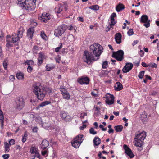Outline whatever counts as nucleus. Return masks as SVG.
Wrapping results in <instances>:
<instances>
[{
  "instance_id": "obj_30",
  "label": "nucleus",
  "mask_w": 159,
  "mask_h": 159,
  "mask_svg": "<svg viewBox=\"0 0 159 159\" xmlns=\"http://www.w3.org/2000/svg\"><path fill=\"white\" fill-rule=\"evenodd\" d=\"M83 137V135H80L76 137L74 139H76L78 142L81 143L84 140Z\"/></svg>"
},
{
  "instance_id": "obj_38",
  "label": "nucleus",
  "mask_w": 159,
  "mask_h": 159,
  "mask_svg": "<svg viewBox=\"0 0 159 159\" xmlns=\"http://www.w3.org/2000/svg\"><path fill=\"white\" fill-rule=\"evenodd\" d=\"M144 71L140 72L138 75V77L141 79L143 78L144 75Z\"/></svg>"
},
{
  "instance_id": "obj_49",
  "label": "nucleus",
  "mask_w": 159,
  "mask_h": 159,
  "mask_svg": "<svg viewBox=\"0 0 159 159\" xmlns=\"http://www.w3.org/2000/svg\"><path fill=\"white\" fill-rule=\"evenodd\" d=\"M43 60L38 58V65L40 66L43 62Z\"/></svg>"
},
{
  "instance_id": "obj_3",
  "label": "nucleus",
  "mask_w": 159,
  "mask_h": 159,
  "mask_svg": "<svg viewBox=\"0 0 159 159\" xmlns=\"http://www.w3.org/2000/svg\"><path fill=\"white\" fill-rule=\"evenodd\" d=\"M36 1V0H18V3L22 7V9L29 11L34 10L35 8L33 6L32 2L35 3Z\"/></svg>"
},
{
  "instance_id": "obj_42",
  "label": "nucleus",
  "mask_w": 159,
  "mask_h": 159,
  "mask_svg": "<svg viewBox=\"0 0 159 159\" xmlns=\"http://www.w3.org/2000/svg\"><path fill=\"white\" fill-rule=\"evenodd\" d=\"M71 119L70 116V115H67L64 120L66 121H69L71 120Z\"/></svg>"
},
{
  "instance_id": "obj_35",
  "label": "nucleus",
  "mask_w": 159,
  "mask_h": 159,
  "mask_svg": "<svg viewBox=\"0 0 159 159\" xmlns=\"http://www.w3.org/2000/svg\"><path fill=\"white\" fill-rule=\"evenodd\" d=\"M62 11V7L60 6H57L55 8V11L57 13H60Z\"/></svg>"
},
{
  "instance_id": "obj_58",
  "label": "nucleus",
  "mask_w": 159,
  "mask_h": 159,
  "mask_svg": "<svg viewBox=\"0 0 159 159\" xmlns=\"http://www.w3.org/2000/svg\"><path fill=\"white\" fill-rule=\"evenodd\" d=\"M87 114L86 113H84L81 114V118H83L85 116H86Z\"/></svg>"
},
{
  "instance_id": "obj_44",
  "label": "nucleus",
  "mask_w": 159,
  "mask_h": 159,
  "mask_svg": "<svg viewBox=\"0 0 159 159\" xmlns=\"http://www.w3.org/2000/svg\"><path fill=\"white\" fill-rule=\"evenodd\" d=\"M41 36L42 38L44 40H46L47 39V36L45 34L44 32L43 31H42L41 32Z\"/></svg>"
},
{
  "instance_id": "obj_9",
  "label": "nucleus",
  "mask_w": 159,
  "mask_h": 159,
  "mask_svg": "<svg viewBox=\"0 0 159 159\" xmlns=\"http://www.w3.org/2000/svg\"><path fill=\"white\" fill-rule=\"evenodd\" d=\"M90 79L88 77H81L79 78L77 80L78 82L80 84H89Z\"/></svg>"
},
{
  "instance_id": "obj_50",
  "label": "nucleus",
  "mask_w": 159,
  "mask_h": 159,
  "mask_svg": "<svg viewBox=\"0 0 159 159\" xmlns=\"http://www.w3.org/2000/svg\"><path fill=\"white\" fill-rule=\"evenodd\" d=\"M33 70V68L30 66H28L27 70L28 72L30 73Z\"/></svg>"
},
{
  "instance_id": "obj_21",
  "label": "nucleus",
  "mask_w": 159,
  "mask_h": 159,
  "mask_svg": "<svg viewBox=\"0 0 159 159\" xmlns=\"http://www.w3.org/2000/svg\"><path fill=\"white\" fill-rule=\"evenodd\" d=\"M148 20V17L147 15H143L142 16L140 19V22L141 23H146Z\"/></svg>"
},
{
  "instance_id": "obj_53",
  "label": "nucleus",
  "mask_w": 159,
  "mask_h": 159,
  "mask_svg": "<svg viewBox=\"0 0 159 159\" xmlns=\"http://www.w3.org/2000/svg\"><path fill=\"white\" fill-rule=\"evenodd\" d=\"M15 141L14 139H11L9 142V143L11 145H13L15 144Z\"/></svg>"
},
{
  "instance_id": "obj_4",
  "label": "nucleus",
  "mask_w": 159,
  "mask_h": 159,
  "mask_svg": "<svg viewBox=\"0 0 159 159\" xmlns=\"http://www.w3.org/2000/svg\"><path fill=\"white\" fill-rule=\"evenodd\" d=\"M23 28H20L18 31L17 34L14 33L12 35V37L10 35H7V37L6 41L8 42H12L13 43L17 42L19 40L20 38L22 37L24 32Z\"/></svg>"
},
{
  "instance_id": "obj_6",
  "label": "nucleus",
  "mask_w": 159,
  "mask_h": 159,
  "mask_svg": "<svg viewBox=\"0 0 159 159\" xmlns=\"http://www.w3.org/2000/svg\"><path fill=\"white\" fill-rule=\"evenodd\" d=\"M66 29V26L63 25L59 26L55 30L54 34L56 36L59 37L61 36L64 33Z\"/></svg>"
},
{
  "instance_id": "obj_27",
  "label": "nucleus",
  "mask_w": 159,
  "mask_h": 159,
  "mask_svg": "<svg viewBox=\"0 0 159 159\" xmlns=\"http://www.w3.org/2000/svg\"><path fill=\"white\" fill-rule=\"evenodd\" d=\"M116 23V22L115 21L114 19H110V23L109 25L107 27V28L108 29V31L111 28H112V27L114 26Z\"/></svg>"
},
{
  "instance_id": "obj_63",
  "label": "nucleus",
  "mask_w": 159,
  "mask_h": 159,
  "mask_svg": "<svg viewBox=\"0 0 159 159\" xmlns=\"http://www.w3.org/2000/svg\"><path fill=\"white\" fill-rule=\"evenodd\" d=\"M47 151H43L42 152V154L44 156L47 153Z\"/></svg>"
},
{
  "instance_id": "obj_60",
  "label": "nucleus",
  "mask_w": 159,
  "mask_h": 159,
  "mask_svg": "<svg viewBox=\"0 0 159 159\" xmlns=\"http://www.w3.org/2000/svg\"><path fill=\"white\" fill-rule=\"evenodd\" d=\"M157 94V93L155 91H153L151 93V94L153 96Z\"/></svg>"
},
{
  "instance_id": "obj_36",
  "label": "nucleus",
  "mask_w": 159,
  "mask_h": 159,
  "mask_svg": "<svg viewBox=\"0 0 159 159\" xmlns=\"http://www.w3.org/2000/svg\"><path fill=\"white\" fill-rule=\"evenodd\" d=\"M89 8L94 10H97L99 9V7L98 5H92L89 7Z\"/></svg>"
},
{
  "instance_id": "obj_23",
  "label": "nucleus",
  "mask_w": 159,
  "mask_h": 159,
  "mask_svg": "<svg viewBox=\"0 0 159 159\" xmlns=\"http://www.w3.org/2000/svg\"><path fill=\"white\" fill-rule=\"evenodd\" d=\"M101 142L100 139L97 137H95L93 140V143H94V146L99 145L100 143Z\"/></svg>"
},
{
  "instance_id": "obj_8",
  "label": "nucleus",
  "mask_w": 159,
  "mask_h": 159,
  "mask_svg": "<svg viewBox=\"0 0 159 159\" xmlns=\"http://www.w3.org/2000/svg\"><path fill=\"white\" fill-rule=\"evenodd\" d=\"M60 89L63 98L66 100L69 99L70 98V94L67 91V89L64 87L61 86L60 88Z\"/></svg>"
},
{
  "instance_id": "obj_40",
  "label": "nucleus",
  "mask_w": 159,
  "mask_h": 159,
  "mask_svg": "<svg viewBox=\"0 0 159 159\" xmlns=\"http://www.w3.org/2000/svg\"><path fill=\"white\" fill-rule=\"evenodd\" d=\"M148 66L149 67L152 68H156L157 67V65L156 64L153 63H151L148 64Z\"/></svg>"
},
{
  "instance_id": "obj_48",
  "label": "nucleus",
  "mask_w": 159,
  "mask_h": 159,
  "mask_svg": "<svg viewBox=\"0 0 159 159\" xmlns=\"http://www.w3.org/2000/svg\"><path fill=\"white\" fill-rule=\"evenodd\" d=\"M150 20H149L147 22V23H146L144 24V25L145 26L146 28H148L150 26Z\"/></svg>"
},
{
  "instance_id": "obj_32",
  "label": "nucleus",
  "mask_w": 159,
  "mask_h": 159,
  "mask_svg": "<svg viewBox=\"0 0 159 159\" xmlns=\"http://www.w3.org/2000/svg\"><path fill=\"white\" fill-rule=\"evenodd\" d=\"M51 102L49 101H45L42 102L39 105V107H43L51 103Z\"/></svg>"
},
{
  "instance_id": "obj_62",
  "label": "nucleus",
  "mask_w": 159,
  "mask_h": 159,
  "mask_svg": "<svg viewBox=\"0 0 159 159\" xmlns=\"http://www.w3.org/2000/svg\"><path fill=\"white\" fill-rule=\"evenodd\" d=\"M145 77L146 78L148 79L149 80H151V77L148 75H146L145 76Z\"/></svg>"
},
{
  "instance_id": "obj_47",
  "label": "nucleus",
  "mask_w": 159,
  "mask_h": 159,
  "mask_svg": "<svg viewBox=\"0 0 159 159\" xmlns=\"http://www.w3.org/2000/svg\"><path fill=\"white\" fill-rule=\"evenodd\" d=\"M61 45L58 47L56 48L55 50V51L56 52H58L59 51L60 49H61L62 47V44L61 43H60Z\"/></svg>"
},
{
  "instance_id": "obj_31",
  "label": "nucleus",
  "mask_w": 159,
  "mask_h": 159,
  "mask_svg": "<svg viewBox=\"0 0 159 159\" xmlns=\"http://www.w3.org/2000/svg\"><path fill=\"white\" fill-rule=\"evenodd\" d=\"M27 133L26 131L25 132L24 134V135L23 136L22 139V141L23 143H25L26 140L27 138Z\"/></svg>"
},
{
  "instance_id": "obj_5",
  "label": "nucleus",
  "mask_w": 159,
  "mask_h": 159,
  "mask_svg": "<svg viewBox=\"0 0 159 159\" xmlns=\"http://www.w3.org/2000/svg\"><path fill=\"white\" fill-rule=\"evenodd\" d=\"M124 52L123 50H120L116 52H114L112 55V57L116 59L117 60L121 61L124 59Z\"/></svg>"
},
{
  "instance_id": "obj_7",
  "label": "nucleus",
  "mask_w": 159,
  "mask_h": 159,
  "mask_svg": "<svg viewBox=\"0 0 159 159\" xmlns=\"http://www.w3.org/2000/svg\"><path fill=\"white\" fill-rule=\"evenodd\" d=\"M24 105L23 99L22 98H19L16 101L14 106L16 109L20 110L23 108Z\"/></svg>"
},
{
  "instance_id": "obj_1",
  "label": "nucleus",
  "mask_w": 159,
  "mask_h": 159,
  "mask_svg": "<svg viewBox=\"0 0 159 159\" xmlns=\"http://www.w3.org/2000/svg\"><path fill=\"white\" fill-rule=\"evenodd\" d=\"M90 52L85 51L83 57L84 61L90 64L93 61H96L99 58L102 52V47L98 43L93 44L90 47Z\"/></svg>"
},
{
  "instance_id": "obj_26",
  "label": "nucleus",
  "mask_w": 159,
  "mask_h": 159,
  "mask_svg": "<svg viewBox=\"0 0 159 159\" xmlns=\"http://www.w3.org/2000/svg\"><path fill=\"white\" fill-rule=\"evenodd\" d=\"M55 67V66L52 64H48L46 66V71H49L53 69Z\"/></svg>"
},
{
  "instance_id": "obj_52",
  "label": "nucleus",
  "mask_w": 159,
  "mask_h": 159,
  "mask_svg": "<svg viewBox=\"0 0 159 159\" xmlns=\"http://www.w3.org/2000/svg\"><path fill=\"white\" fill-rule=\"evenodd\" d=\"M2 157L4 159H8L9 157V154H4L2 155Z\"/></svg>"
},
{
  "instance_id": "obj_57",
  "label": "nucleus",
  "mask_w": 159,
  "mask_h": 159,
  "mask_svg": "<svg viewBox=\"0 0 159 159\" xmlns=\"http://www.w3.org/2000/svg\"><path fill=\"white\" fill-rule=\"evenodd\" d=\"M86 127V125L84 124L82 126H80V130H82L84 129V128H85Z\"/></svg>"
},
{
  "instance_id": "obj_19",
  "label": "nucleus",
  "mask_w": 159,
  "mask_h": 159,
  "mask_svg": "<svg viewBox=\"0 0 159 159\" xmlns=\"http://www.w3.org/2000/svg\"><path fill=\"white\" fill-rule=\"evenodd\" d=\"M125 8L124 6L121 3L119 4L116 7V10L118 12H120Z\"/></svg>"
},
{
  "instance_id": "obj_14",
  "label": "nucleus",
  "mask_w": 159,
  "mask_h": 159,
  "mask_svg": "<svg viewBox=\"0 0 159 159\" xmlns=\"http://www.w3.org/2000/svg\"><path fill=\"white\" fill-rule=\"evenodd\" d=\"M121 34L120 33H117L115 35V39L117 44H120L121 42Z\"/></svg>"
},
{
  "instance_id": "obj_29",
  "label": "nucleus",
  "mask_w": 159,
  "mask_h": 159,
  "mask_svg": "<svg viewBox=\"0 0 159 159\" xmlns=\"http://www.w3.org/2000/svg\"><path fill=\"white\" fill-rule=\"evenodd\" d=\"M116 131L117 132H121L123 129V126L121 125H119L117 126H116L114 127Z\"/></svg>"
},
{
  "instance_id": "obj_59",
  "label": "nucleus",
  "mask_w": 159,
  "mask_h": 159,
  "mask_svg": "<svg viewBox=\"0 0 159 159\" xmlns=\"http://www.w3.org/2000/svg\"><path fill=\"white\" fill-rule=\"evenodd\" d=\"M114 132V130L112 129H109L108 131L109 133L110 134L111 133H113Z\"/></svg>"
},
{
  "instance_id": "obj_13",
  "label": "nucleus",
  "mask_w": 159,
  "mask_h": 159,
  "mask_svg": "<svg viewBox=\"0 0 159 159\" xmlns=\"http://www.w3.org/2000/svg\"><path fill=\"white\" fill-rule=\"evenodd\" d=\"M114 97L113 95H110L109 97H107L105 100L106 103L109 105H111L113 104L114 102Z\"/></svg>"
},
{
  "instance_id": "obj_34",
  "label": "nucleus",
  "mask_w": 159,
  "mask_h": 159,
  "mask_svg": "<svg viewBox=\"0 0 159 159\" xmlns=\"http://www.w3.org/2000/svg\"><path fill=\"white\" fill-rule=\"evenodd\" d=\"M67 115L68 114L62 111L61 112L60 116L63 120H64Z\"/></svg>"
},
{
  "instance_id": "obj_17",
  "label": "nucleus",
  "mask_w": 159,
  "mask_h": 159,
  "mask_svg": "<svg viewBox=\"0 0 159 159\" xmlns=\"http://www.w3.org/2000/svg\"><path fill=\"white\" fill-rule=\"evenodd\" d=\"M115 89L116 91H119L123 89L122 84L120 82H116L114 86Z\"/></svg>"
},
{
  "instance_id": "obj_51",
  "label": "nucleus",
  "mask_w": 159,
  "mask_h": 159,
  "mask_svg": "<svg viewBox=\"0 0 159 159\" xmlns=\"http://www.w3.org/2000/svg\"><path fill=\"white\" fill-rule=\"evenodd\" d=\"M15 79V76L13 75H11L9 77V79L11 81H14Z\"/></svg>"
},
{
  "instance_id": "obj_33",
  "label": "nucleus",
  "mask_w": 159,
  "mask_h": 159,
  "mask_svg": "<svg viewBox=\"0 0 159 159\" xmlns=\"http://www.w3.org/2000/svg\"><path fill=\"white\" fill-rule=\"evenodd\" d=\"M8 61L7 59H5L3 63V65L4 69L6 70H7Z\"/></svg>"
},
{
  "instance_id": "obj_20",
  "label": "nucleus",
  "mask_w": 159,
  "mask_h": 159,
  "mask_svg": "<svg viewBox=\"0 0 159 159\" xmlns=\"http://www.w3.org/2000/svg\"><path fill=\"white\" fill-rule=\"evenodd\" d=\"M81 143L78 142L76 139H73V142L72 143V146L75 148H77L80 146Z\"/></svg>"
},
{
  "instance_id": "obj_22",
  "label": "nucleus",
  "mask_w": 159,
  "mask_h": 159,
  "mask_svg": "<svg viewBox=\"0 0 159 159\" xmlns=\"http://www.w3.org/2000/svg\"><path fill=\"white\" fill-rule=\"evenodd\" d=\"M39 19L42 22L46 23L48 21L50 18H48V17H45V16H44V14H43Z\"/></svg>"
},
{
  "instance_id": "obj_15",
  "label": "nucleus",
  "mask_w": 159,
  "mask_h": 159,
  "mask_svg": "<svg viewBox=\"0 0 159 159\" xmlns=\"http://www.w3.org/2000/svg\"><path fill=\"white\" fill-rule=\"evenodd\" d=\"M34 30L33 28H30L27 30V36L30 39H32V38Z\"/></svg>"
},
{
  "instance_id": "obj_64",
  "label": "nucleus",
  "mask_w": 159,
  "mask_h": 159,
  "mask_svg": "<svg viewBox=\"0 0 159 159\" xmlns=\"http://www.w3.org/2000/svg\"><path fill=\"white\" fill-rule=\"evenodd\" d=\"M138 42H139V41L138 40H136L134 41L133 43V45H134L137 44L138 43Z\"/></svg>"
},
{
  "instance_id": "obj_56",
  "label": "nucleus",
  "mask_w": 159,
  "mask_h": 159,
  "mask_svg": "<svg viewBox=\"0 0 159 159\" xmlns=\"http://www.w3.org/2000/svg\"><path fill=\"white\" fill-rule=\"evenodd\" d=\"M141 65L145 67H148V64L147 65L146 63L144 62H142V63Z\"/></svg>"
},
{
  "instance_id": "obj_16",
  "label": "nucleus",
  "mask_w": 159,
  "mask_h": 159,
  "mask_svg": "<svg viewBox=\"0 0 159 159\" xmlns=\"http://www.w3.org/2000/svg\"><path fill=\"white\" fill-rule=\"evenodd\" d=\"M49 145L48 141L46 140H43L41 143V148L43 149H44L46 148Z\"/></svg>"
},
{
  "instance_id": "obj_28",
  "label": "nucleus",
  "mask_w": 159,
  "mask_h": 159,
  "mask_svg": "<svg viewBox=\"0 0 159 159\" xmlns=\"http://www.w3.org/2000/svg\"><path fill=\"white\" fill-rule=\"evenodd\" d=\"M16 76L19 80H23L24 78V75L22 73H19L16 74Z\"/></svg>"
},
{
  "instance_id": "obj_25",
  "label": "nucleus",
  "mask_w": 159,
  "mask_h": 159,
  "mask_svg": "<svg viewBox=\"0 0 159 159\" xmlns=\"http://www.w3.org/2000/svg\"><path fill=\"white\" fill-rule=\"evenodd\" d=\"M4 116L3 113L1 110H0V121L1 124V127H3V126Z\"/></svg>"
},
{
  "instance_id": "obj_18",
  "label": "nucleus",
  "mask_w": 159,
  "mask_h": 159,
  "mask_svg": "<svg viewBox=\"0 0 159 159\" xmlns=\"http://www.w3.org/2000/svg\"><path fill=\"white\" fill-rule=\"evenodd\" d=\"M134 139L135 140L134 142V145L137 147H141L143 144V141H141L140 140H138V139Z\"/></svg>"
},
{
  "instance_id": "obj_45",
  "label": "nucleus",
  "mask_w": 159,
  "mask_h": 159,
  "mask_svg": "<svg viewBox=\"0 0 159 159\" xmlns=\"http://www.w3.org/2000/svg\"><path fill=\"white\" fill-rule=\"evenodd\" d=\"M44 57V55L41 52H40L39 54L38 55V58L43 60Z\"/></svg>"
},
{
  "instance_id": "obj_24",
  "label": "nucleus",
  "mask_w": 159,
  "mask_h": 159,
  "mask_svg": "<svg viewBox=\"0 0 159 159\" xmlns=\"http://www.w3.org/2000/svg\"><path fill=\"white\" fill-rule=\"evenodd\" d=\"M30 152L32 154H35V157L37 155H39V154L38 151H37V149L35 147H32L31 148L30 150Z\"/></svg>"
},
{
  "instance_id": "obj_61",
  "label": "nucleus",
  "mask_w": 159,
  "mask_h": 159,
  "mask_svg": "<svg viewBox=\"0 0 159 159\" xmlns=\"http://www.w3.org/2000/svg\"><path fill=\"white\" fill-rule=\"evenodd\" d=\"M4 34L2 31H0V38H2L3 37Z\"/></svg>"
},
{
  "instance_id": "obj_43",
  "label": "nucleus",
  "mask_w": 159,
  "mask_h": 159,
  "mask_svg": "<svg viewBox=\"0 0 159 159\" xmlns=\"http://www.w3.org/2000/svg\"><path fill=\"white\" fill-rule=\"evenodd\" d=\"M108 65V62L107 61H105L104 62L102 65V68L105 69L106 68Z\"/></svg>"
},
{
  "instance_id": "obj_55",
  "label": "nucleus",
  "mask_w": 159,
  "mask_h": 159,
  "mask_svg": "<svg viewBox=\"0 0 159 159\" xmlns=\"http://www.w3.org/2000/svg\"><path fill=\"white\" fill-rule=\"evenodd\" d=\"M38 130V128L37 127H35L33 128L32 129L33 131L34 132L36 133L37 132Z\"/></svg>"
},
{
  "instance_id": "obj_37",
  "label": "nucleus",
  "mask_w": 159,
  "mask_h": 159,
  "mask_svg": "<svg viewBox=\"0 0 159 159\" xmlns=\"http://www.w3.org/2000/svg\"><path fill=\"white\" fill-rule=\"evenodd\" d=\"M5 146V151L6 152H8L9 151V147L8 143L6 142L4 143Z\"/></svg>"
},
{
  "instance_id": "obj_12",
  "label": "nucleus",
  "mask_w": 159,
  "mask_h": 159,
  "mask_svg": "<svg viewBox=\"0 0 159 159\" xmlns=\"http://www.w3.org/2000/svg\"><path fill=\"white\" fill-rule=\"evenodd\" d=\"M146 136V133L144 131L141 132L135 135L134 139H138L143 141Z\"/></svg>"
},
{
  "instance_id": "obj_10",
  "label": "nucleus",
  "mask_w": 159,
  "mask_h": 159,
  "mask_svg": "<svg viewBox=\"0 0 159 159\" xmlns=\"http://www.w3.org/2000/svg\"><path fill=\"white\" fill-rule=\"evenodd\" d=\"M123 148L125 150V152L130 158H133L134 155L133 154L131 149L129 148L126 145L124 144L123 145Z\"/></svg>"
},
{
  "instance_id": "obj_2",
  "label": "nucleus",
  "mask_w": 159,
  "mask_h": 159,
  "mask_svg": "<svg viewBox=\"0 0 159 159\" xmlns=\"http://www.w3.org/2000/svg\"><path fill=\"white\" fill-rule=\"evenodd\" d=\"M33 92L36 95L38 99L42 100L46 93L47 91H49L50 92L51 90L49 89H41L36 84L33 85Z\"/></svg>"
},
{
  "instance_id": "obj_39",
  "label": "nucleus",
  "mask_w": 159,
  "mask_h": 159,
  "mask_svg": "<svg viewBox=\"0 0 159 159\" xmlns=\"http://www.w3.org/2000/svg\"><path fill=\"white\" fill-rule=\"evenodd\" d=\"M25 63H27L28 66H30L34 64V62L32 60H27L25 61Z\"/></svg>"
},
{
  "instance_id": "obj_11",
  "label": "nucleus",
  "mask_w": 159,
  "mask_h": 159,
  "mask_svg": "<svg viewBox=\"0 0 159 159\" xmlns=\"http://www.w3.org/2000/svg\"><path fill=\"white\" fill-rule=\"evenodd\" d=\"M133 66V65L132 63H127L122 69L123 72L126 73L129 72L132 69Z\"/></svg>"
},
{
  "instance_id": "obj_54",
  "label": "nucleus",
  "mask_w": 159,
  "mask_h": 159,
  "mask_svg": "<svg viewBox=\"0 0 159 159\" xmlns=\"http://www.w3.org/2000/svg\"><path fill=\"white\" fill-rule=\"evenodd\" d=\"M116 14L115 13H113L110 16L111 19H114V18L116 16Z\"/></svg>"
},
{
  "instance_id": "obj_46",
  "label": "nucleus",
  "mask_w": 159,
  "mask_h": 159,
  "mask_svg": "<svg viewBox=\"0 0 159 159\" xmlns=\"http://www.w3.org/2000/svg\"><path fill=\"white\" fill-rule=\"evenodd\" d=\"M134 32L133 31V29H129L127 32L128 35L130 36L133 34Z\"/></svg>"
},
{
  "instance_id": "obj_41",
  "label": "nucleus",
  "mask_w": 159,
  "mask_h": 159,
  "mask_svg": "<svg viewBox=\"0 0 159 159\" xmlns=\"http://www.w3.org/2000/svg\"><path fill=\"white\" fill-rule=\"evenodd\" d=\"M89 132L91 134L93 135L96 134L97 132L94 131V129L93 128H91L89 130Z\"/></svg>"
}]
</instances>
